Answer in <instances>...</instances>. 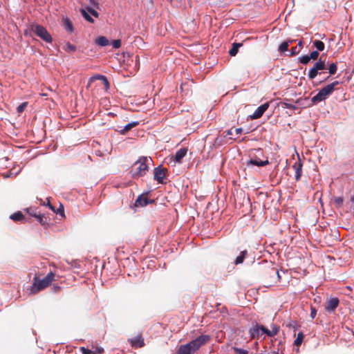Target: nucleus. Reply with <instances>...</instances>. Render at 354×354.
I'll use <instances>...</instances> for the list:
<instances>
[{"instance_id":"nucleus-27","label":"nucleus","mask_w":354,"mask_h":354,"mask_svg":"<svg viewBox=\"0 0 354 354\" xmlns=\"http://www.w3.org/2000/svg\"><path fill=\"white\" fill-rule=\"evenodd\" d=\"M81 13L86 21H89L90 23L94 22V20L93 19V18L90 16V15L85 10L82 9Z\"/></svg>"},{"instance_id":"nucleus-31","label":"nucleus","mask_w":354,"mask_h":354,"mask_svg":"<svg viewBox=\"0 0 354 354\" xmlns=\"http://www.w3.org/2000/svg\"><path fill=\"white\" fill-rule=\"evenodd\" d=\"M337 66L336 64L333 63V64H330V66L328 67V73H330V75L335 74L337 72Z\"/></svg>"},{"instance_id":"nucleus-50","label":"nucleus","mask_w":354,"mask_h":354,"mask_svg":"<svg viewBox=\"0 0 354 354\" xmlns=\"http://www.w3.org/2000/svg\"><path fill=\"white\" fill-rule=\"evenodd\" d=\"M60 289L59 286H54V290L55 292L58 291Z\"/></svg>"},{"instance_id":"nucleus-37","label":"nucleus","mask_w":354,"mask_h":354,"mask_svg":"<svg viewBox=\"0 0 354 354\" xmlns=\"http://www.w3.org/2000/svg\"><path fill=\"white\" fill-rule=\"evenodd\" d=\"M80 351L82 352V354H96L95 351H92L84 347H80Z\"/></svg>"},{"instance_id":"nucleus-32","label":"nucleus","mask_w":354,"mask_h":354,"mask_svg":"<svg viewBox=\"0 0 354 354\" xmlns=\"http://www.w3.org/2000/svg\"><path fill=\"white\" fill-rule=\"evenodd\" d=\"M288 41H283L281 44V45L279 47V50L281 53H284L288 50Z\"/></svg>"},{"instance_id":"nucleus-1","label":"nucleus","mask_w":354,"mask_h":354,"mask_svg":"<svg viewBox=\"0 0 354 354\" xmlns=\"http://www.w3.org/2000/svg\"><path fill=\"white\" fill-rule=\"evenodd\" d=\"M271 329L269 330L263 325L259 324L257 322L252 323V326L250 328L248 333L252 339H259L263 335L268 337H273L279 331V326L272 323L271 325Z\"/></svg>"},{"instance_id":"nucleus-20","label":"nucleus","mask_w":354,"mask_h":354,"mask_svg":"<svg viewBox=\"0 0 354 354\" xmlns=\"http://www.w3.org/2000/svg\"><path fill=\"white\" fill-rule=\"evenodd\" d=\"M95 44L100 46H106L109 44V40L104 36H100L95 39Z\"/></svg>"},{"instance_id":"nucleus-40","label":"nucleus","mask_w":354,"mask_h":354,"mask_svg":"<svg viewBox=\"0 0 354 354\" xmlns=\"http://www.w3.org/2000/svg\"><path fill=\"white\" fill-rule=\"evenodd\" d=\"M111 44L114 48H118L121 46V41H120V39L113 40L112 41Z\"/></svg>"},{"instance_id":"nucleus-42","label":"nucleus","mask_w":354,"mask_h":354,"mask_svg":"<svg viewBox=\"0 0 354 354\" xmlns=\"http://www.w3.org/2000/svg\"><path fill=\"white\" fill-rule=\"evenodd\" d=\"M317 315V310L314 307H311L310 308V317L312 319H314Z\"/></svg>"},{"instance_id":"nucleus-53","label":"nucleus","mask_w":354,"mask_h":354,"mask_svg":"<svg viewBox=\"0 0 354 354\" xmlns=\"http://www.w3.org/2000/svg\"><path fill=\"white\" fill-rule=\"evenodd\" d=\"M48 205L49 206V207H50L52 210H53L54 212H55V210L54 209L53 207L51 205H50V204L48 203Z\"/></svg>"},{"instance_id":"nucleus-49","label":"nucleus","mask_w":354,"mask_h":354,"mask_svg":"<svg viewBox=\"0 0 354 354\" xmlns=\"http://www.w3.org/2000/svg\"><path fill=\"white\" fill-rule=\"evenodd\" d=\"M90 2L91 4H93L94 6H96L98 4L96 0H90Z\"/></svg>"},{"instance_id":"nucleus-35","label":"nucleus","mask_w":354,"mask_h":354,"mask_svg":"<svg viewBox=\"0 0 354 354\" xmlns=\"http://www.w3.org/2000/svg\"><path fill=\"white\" fill-rule=\"evenodd\" d=\"M64 26H65V28L68 30L69 32H72L73 31V25L71 22V21L68 19H66L64 21Z\"/></svg>"},{"instance_id":"nucleus-15","label":"nucleus","mask_w":354,"mask_h":354,"mask_svg":"<svg viewBox=\"0 0 354 354\" xmlns=\"http://www.w3.org/2000/svg\"><path fill=\"white\" fill-rule=\"evenodd\" d=\"M187 152V148H181L178 150L174 155V160L176 162H181L183 158L186 156Z\"/></svg>"},{"instance_id":"nucleus-38","label":"nucleus","mask_w":354,"mask_h":354,"mask_svg":"<svg viewBox=\"0 0 354 354\" xmlns=\"http://www.w3.org/2000/svg\"><path fill=\"white\" fill-rule=\"evenodd\" d=\"M319 55V54L318 51L313 50L310 53L309 56H310V59L316 60L318 58Z\"/></svg>"},{"instance_id":"nucleus-55","label":"nucleus","mask_w":354,"mask_h":354,"mask_svg":"<svg viewBox=\"0 0 354 354\" xmlns=\"http://www.w3.org/2000/svg\"><path fill=\"white\" fill-rule=\"evenodd\" d=\"M329 77H330V76H328V77L326 78V80H328V79H329Z\"/></svg>"},{"instance_id":"nucleus-45","label":"nucleus","mask_w":354,"mask_h":354,"mask_svg":"<svg viewBox=\"0 0 354 354\" xmlns=\"http://www.w3.org/2000/svg\"><path fill=\"white\" fill-rule=\"evenodd\" d=\"M234 131H235L236 134L239 135L243 132V129L242 128H236L234 129Z\"/></svg>"},{"instance_id":"nucleus-24","label":"nucleus","mask_w":354,"mask_h":354,"mask_svg":"<svg viewBox=\"0 0 354 354\" xmlns=\"http://www.w3.org/2000/svg\"><path fill=\"white\" fill-rule=\"evenodd\" d=\"M304 335L303 334V333L300 332L297 334V336L296 337V339H295V342H294V344L297 346H299L303 340H304Z\"/></svg>"},{"instance_id":"nucleus-41","label":"nucleus","mask_w":354,"mask_h":354,"mask_svg":"<svg viewBox=\"0 0 354 354\" xmlns=\"http://www.w3.org/2000/svg\"><path fill=\"white\" fill-rule=\"evenodd\" d=\"M27 212L33 217H37V214L35 212V210L32 209L31 208L27 209Z\"/></svg>"},{"instance_id":"nucleus-12","label":"nucleus","mask_w":354,"mask_h":354,"mask_svg":"<svg viewBox=\"0 0 354 354\" xmlns=\"http://www.w3.org/2000/svg\"><path fill=\"white\" fill-rule=\"evenodd\" d=\"M292 168L295 171V180L297 181H299L300 180V178H301V175H302V163H301V160H300L299 158L293 164Z\"/></svg>"},{"instance_id":"nucleus-5","label":"nucleus","mask_w":354,"mask_h":354,"mask_svg":"<svg viewBox=\"0 0 354 354\" xmlns=\"http://www.w3.org/2000/svg\"><path fill=\"white\" fill-rule=\"evenodd\" d=\"M31 30L40 39L47 43H51L53 39L47 30L42 26L34 24L31 26Z\"/></svg>"},{"instance_id":"nucleus-6","label":"nucleus","mask_w":354,"mask_h":354,"mask_svg":"<svg viewBox=\"0 0 354 354\" xmlns=\"http://www.w3.org/2000/svg\"><path fill=\"white\" fill-rule=\"evenodd\" d=\"M210 340V337L207 335H201L197 338L190 341L186 345L192 351L195 352L198 350L202 346L206 344Z\"/></svg>"},{"instance_id":"nucleus-7","label":"nucleus","mask_w":354,"mask_h":354,"mask_svg":"<svg viewBox=\"0 0 354 354\" xmlns=\"http://www.w3.org/2000/svg\"><path fill=\"white\" fill-rule=\"evenodd\" d=\"M326 64L324 61H322L320 58L319 61L316 62L313 68H311L308 71V77L310 80H313L316 77V76L319 74V71H322L326 69ZM321 74V73H319Z\"/></svg>"},{"instance_id":"nucleus-21","label":"nucleus","mask_w":354,"mask_h":354,"mask_svg":"<svg viewBox=\"0 0 354 354\" xmlns=\"http://www.w3.org/2000/svg\"><path fill=\"white\" fill-rule=\"evenodd\" d=\"M101 80L103 82V84L106 87V88H108L109 87V82L107 78L102 75H97L91 77V80Z\"/></svg>"},{"instance_id":"nucleus-2","label":"nucleus","mask_w":354,"mask_h":354,"mask_svg":"<svg viewBox=\"0 0 354 354\" xmlns=\"http://www.w3.org/2000/svg\"><path fill=\"white\" fill-rule=\"evenodd\" d=\"M152 162L150 157L141 156L133 165L131 174L133 178H138L145 176L149 170V166Z\"/></svg>"},{"instance_id":"nucleus-44","label":"nucleus","mask_w":354,"mask_h":354,"mask_svg":"<svg viewBox=\"0 0 354 354\" xmlns=\"http://www.w3.org/2000/svg\"><path fill=\"white\" fill-rule=\"evenodd\" d=\"M57 214L62 215L64 214V207L62 205H60L59 207L57 210Z\"/></svg>"},{"instance_id":"nucleus-48","label":"nucleus","mask_w":354,"mask_h":354,"mask_svg":"<svg viewBox=\"0 0 354 354\" xmlns=\"http://www.w3.org/2000/svg\"><path fill=\"white\" fill-rule=\"evenodd\" d=\"M233 128L229 129L227 131V135H229V136H231V135H233Z\"/></svg>"},{"instance_id":"nucleus-25","label":"nucleus","mask_w":354,"mask_h":354,"mask_svg":"<svg viewBox=\"0 0 354 354\" xmlns=\"http://www.w3.org/2000/svg\"><path fill=\"white\" fill-rule=\"evenodd\" d=\"M313 46L315 47L318 50L322 51L324 50V44L319 40H315L313 41Z\"/></svg>"},{"instance_id":"nucleus-36","label":"nucleus","mask_w":354,"mask_h":354,"mask_svg":"<svg viewBox=\"0 0 354 354\" xmlns=\"http://www.w3.org/2000/svg\"><path fill=\"white\" fill-rule=\"evenodd\" d=\"M233 349L236 354H248V351L243 348L234 347Z\"/></svg>"},{"instance_id":"nucleus-8","label":"nucleus","mask_w":354,"mask_h":354,"mask_svg":"<svg viewBox=\"0 0 354 354\" xmlns=\"http://www.w3.org/2000/svg\"><path fill=\"white\" fill-rule=\"evenodd\" d=\"M167 172V169L158 166L153 170V179L158 183L163 184Z\"/></svg>"},{"instance_id":"nucleus-33","label":"nucleus","mask_w":354,"mask_h":354,"mask_svg":"<svg viewBox=\"0 0 354 354\" xmlns=\"http://www.w3.org/2000/svg\"><path fill=\"white\" fill-rule=\"evenodd\" d=\"M310 61L309 55H304L299 57V62L303 64H307Z\"/></svg>"},{"instance_id":"nucleus-39","label":"nucleus","mask_w":354,"mask_h":354,"mask_svg":"<svg viewBox=\"0 0 354 354\" xmlns=\"http://www.w3.org/2000/svg\"><path fill=\"white\" fill-rule=\"evenodd\" d=\"M26 106H27V102H23V103H21V104L20 105H19V106H17V112H18V113H22V112L24 111V109H25V108H26Z\"/></svg>"},{"instance_id":"nucleus-22","label":"nucleus","mask_w":354,"mask_h":354,"mask_svg":"<svg viewBox=\"0 0 354 354\" xmlns=\"http://www.w3.org/2000/svg\"><path fill=\"white\" fill-rule=\"evenodd\" d=\"M242 46L241 43H234L232 48L229 50V54L231 56H235L239 50V48Z\"/></svg>"},{"instance_id":"nucleus-34","label":"nucleus","mask_w":354,"mask_h":354,"mask_svg":"<svg viewBox=\"0 0 354 354\" xmlns=\"http://www.w3.org/2000/svg\"><path fill=\"white\" fill-rule=\"evenodd\" d=\"M281 104L283 108L293 109V110L297 109V107L295 104H290L288 102H281Z\"/></svg>"},{"instance_id":"nucleus-30","label":"nucleus","mask_w":354,"mask_h":354,"mask_svg":"<svg viewBox=\"0 0 354 354\" xmlns=\"http://www.w3.org/2000/svg\"><path fill=\"white\" fill-rule=\"evenodd\" d=\"M37 221L43 226H46L48 223L46 222V218L41 214H38L36 217Z\"/></svg>"},{"instance_id":"nucleus-17","label":"nucleus","mask_w":354,"mask_h":354,"mask_svg":"<svg viewBox=\"0 0 354 354\" xmlns=\"http://www.w3.org/2000/svg\"><path fill=\"white\" fill-rule=\"evenodd\" d=\"M10 218L14 221L26 222L25 216L20 211L11 214Z\"/></svg>"},{"instance_id":"nucleus-28","label":"nucleus","mask_w":354,"mask_h":354,"mask_svg":"<svg viewBox=\"0 0 354 354\" xmlns=\"http://www.w3.org/2000/svg\"><path fill=\"white\" fill-rule=\"evenodd\" d=\"M286 326L289 328H292L295 331L298 328V324L296 321L290 320L287 324Z\"/></svg>"},{"instance_id":"nucleus-51","label":"nucleus","mask_w":354,"mask_h":354,"mask_svg":"<svg viewBox=\"0 0 354 354\" xmlns=\"http://www.w3.org/2000/svg\"><path fill=\"white\" fill-rule=\"evenodd\" d=\"M92 10H94L93 8H87V10L88 12L91 14L92 13Z\"/></svg>"},{"instance_id":"nucleus-52","label":"nucleus","mask_w":354,"mask_h":354,"mask_svg":"<svg viewBox=\"0 0 354 354\" xmlns=\"http://www.w3.org/2000/svg\"><path fill=\"white\" fill-rule=\"evenodd\" d=\"M298 45H299V49L300 50V48H301V46H302V42H301V41H299V44H298Z\"/></svg>"},{"instance_id":"nucleus-19","label":"nucleus","mask_w":354,"mask_h":354,"mask_svg":"<svg viewBox=\"0 0 354 354\" xmlns=\"http://www.w3.org/2000/svg\"><path fill=\"white\" fill-rule=\"evenodd\" d=\"M247 255H248V251L246 250L241 251L240 254L236 258L234 264L239 265V264L242 263Z\"/></svg>"},{"instance_id":"nucleus-4","label":"nucleus","mask_w":354,"mask_h":354,"mask_svg":"<svg viewBox=\"0 0 354 354\" xmlns=\"http://www.w3.org/2000/svg\"><path fill=\"white\" fill-rule=\"evenodd\" d=\"M339 84L338 81H335L319 90L317 95L312 97L311 101L316 104L325 100L335 91V87Z\"/></svg>"},{"instance_id":"nucleus-54","label":"nucleus","mask_w":354,"mask_h":354,"mask_svg":"<svg viewBox=\"0 0 354 354\" xmlns=\"http://www.w3.org/2000/svg\"><path fill=\"white\" fill-rule=\"evenodd\" d=\"M351 201L352 202H354V196H351Z\"/></svg>"},{"instance_id":"nucleus-26","label":"nucleus","mask_w":354,"mask_h":354,"mask_svg":"<svg viewBox=\"0 0 354 354\" xmlns=\"http://www.w3.org/2000/svg\"><path fill=\"white\" fill-rule=\"evenodd\" d=\"M64 49L68 53H73L76 50V46L68 42L64 46Z\"/></svg>"},{"instance_id":"nucleus-11","label":"nucleus","mask_w":354,"mask_h":354,"mask_svg":"<svg viewBox=\"0 0 354 354\" xmlns=\"http://www.w3.org/2000/svg\"><path fill=\"white\" fill-rule=\"evenodd\" d=\"M269 107L268 103H265L260 106H259L256 111L254 112V113L251 115L252 119H258L261 118L263 114L265 113V111L268 109Z\"/></svg>"},{"instance_id":"nucleus-43","label":"nucleus","mask_w":354,"mask_h":354,"mask_svg":"<svg viewBox=\"0 0 354 354\" xmlns=\"http://www.w3.org/2000/svg\"><path fill=\"white\" fill-rule=\"evenodd\" d=\"M299 50H299V48H297V46L293 47V48H292V49H291V55H296V54L299 53Z\"/></svg>"},{"instance_id":"nucleus-29","label":"nucleus","mask_w":354,"mask_h":354,"mask_svg":"<svg viewBox=\"0 0 354 354\" xmlns=\"http://www.w3.org/2000/svg\"><path fill=\"white\" fill-rule=\"evenodd\" d=\"M334 203L337 207H340L343 205L344 198L340 196L335 197L334 199Z\"/></svg>"},{"instance_id":"nucleus-18","label":"nucleus","mask_w":354,"mask_h":354,"mask_svg":"<svg viewBox=\"0 0 354 354\" xmlns=\"http://www.w3.org/2000/svg\"><path fill=\"white\" fill-rule=\"evenodd\" d=\"M192 351L186 345H180L177 351V354H192Z\"/></svg>"},{"instance_id":"nucleus-46","label":"nucleus","mask_w":354,"mask_h":354,"mask_svg":"<svg viewBox=\"0 0 354 354\" xmlns=\"http://www.w3.org/2000/svg\"><path fill=\"white\" fill-rule=\"evenodd\" d=\"M94 351H95L96 354H101L104 352V349L102 348H96Z\"/></svg>"},{"instance_id":"nucleus-10","label":"nucleus","mask_w":354,"mask_h":354,"mask_svg":"<svg viewBox=\"0 0 354 354\" xmlns=\"http://www.w3.org/2000/svg\"><path fill=\"white\" fill-rule=\"evenodd\" d=\"M131 346L133 348H141L144 346V338L142 337L141 334L138 335L137 336L132 337L128 339Z\"/></svg>"},{"instance_id":"nucleus-47","label":"nucleus","mask_w":354,"mask_h":354,"mask_svg":"<svg viewBox=\"0 0 354 354\" xmlns=\"http://www.w3.org/2000/svg\"><path fill=\"white\" fill-rule=\"evenodd\" d=\"M91 15L95 17H98L99 16V14L98 12L95 10H92V13Z\"/></svg>"},{"instance_id":"nucleus-16","label":"nucleus","mask_w":354,"mask_h":354,"mask_svg":"<svg viewBox=\"0 0 354 354\" xmlns=\"http://www.w3.org/2000/svg\"><path fill=\"white\" fill-rule=\"evenodd\" d=\"M138 124H139L138 122H130V123L127 124V125H125L123 129H122L120 130H118V131H119V133L120 134L124 135L127 131H130L132 128H133V127H136L137 125H138Z\"/></svg>"},{"instance_id":"nucleus-13","label":"nucleus","mask_w":354,"mask_h":354,"mask_svg":"<svg viewBox=\"0 0 354 354\" xmlns=\"http://www.w3.org/2000/svg\"><path fill=\"white\" fill-rule=\"evenodd\" d=\"M153 202V200H149L147 197L144 195L139 196L135 202L136 207H145L149 203H152Z\"/></svg>"},{"instance_id":"nucleus-14","label":"nucleus","mask_w":354,"mask_h":354,"mask_svg":"<svg viewBox=\"0 0 354 354\" xmlns=\"http://www.w3.org/2000/svg\"><path fill=\"white\" fill-rule=\"evenodd\" d=\"M269 161L268 159L266 160H261L259 158H258L257 156H255L254 158L250 159L247 165H256L258 167H263L269 165Z\"/></svg>"},{"instance_id":"nucleus-23","label":"nucleus","mask_w":354,"mask_h":354,"mask_svg":"<svg viewBox=\"0 0 354 354\" xmlns=\"http://www.w3.org/2000/svg\"><path fill=\"white\" fill-rule=\"evenodd\" d=\"M268 275L273 277L277 278L278 280L280 279V275L279 273V270L275 268H272L268 272Z\"/></svg>"},{"instance_id":"nucleus-9","label":"nucleus","mask_w":354,"mask_h":354,"mask_svg":"<svg viewBox=\"0 0 354 354\" xmlns=\"http://www.w3.org/2000/svg\"><path fill=\"white\" fill-rule=\"evenodd\" d=\"M339 304V300L337 297H328L325 304V310L327 313H333Z\"/></svg>"},{"instance_id":"nucleus-3","label":"nucleus","mask_w":354,"mask_h":354,"mask_svg":"<svg viewBox=\"0 0 354 354\" xmlns=\"http://www.w3.org/2000/svg\"><path fill=\"white\" fill-rule=\"evenodd\" d=\"M55 274L53 272H50L43 279H39L35 276L32 279V284L30 287V293L36 294L48 287L55 280Z\"/></svg>"}]
</instances>
